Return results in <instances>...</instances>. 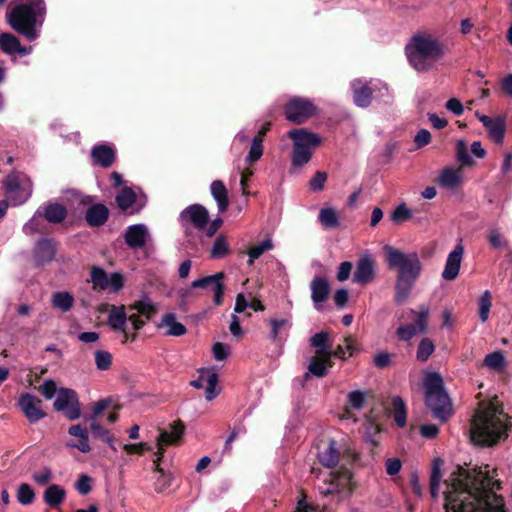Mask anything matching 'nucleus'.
<instances>
[{"instance_id":"393cba45","label":"nucleus","mask_w":512,"mask_h":512,"mask_svg":"<svg viewBox=\"0 0 512 512\" xmlns=\"http://www.w3.org/2000/svg\"><path fill=\"white\" fill-rule=\"evenodd\" d=\"M353 87V100L356 106L367 108L372 101L373 89L368 84H363L361 81H355Z\"/></svg>"},{"instance_id":"5fc2aeb1","label":"nucleus","mask_w":512,"mask_h":512,"mask_svg":"<svg viewBox=\"0 0 512 512\" xmlns=\"http://www.w3.org/2000/svg\"><path fill=\"white\" fill-rule=\"evenodd\" d=\"M380 432V426L374 422L369 421L366 426L365 438L366 443L371 446L370 452L373 456L375 452V448L378 446V440L375 439V436Z\"/></svg>"},{"instance_id":"37998d69","label":"nucleus","mask_w":512,"mask_h":512,"mask_svg":"<svg viewBox=\"0 0 512 512\" xmlns=\"http://www.w3.org/2000/svg\"><path fill=\"white\" fill-rule=\"evenodd\" d=\"M392 406L394 409V421L399 427L406 425V406L403 399L399 396L392 398Z\"/></svg>"},{"instance_id":"6ab92c4d","label":"nucleus","mask_w":512,"mask_h":512,"mask_svg":"<svg viewBox=\"0 0 512 512\" xmlns=\"http://www.w3.org/2000/svg\"><path fill=\"white\" fill-rule=\"evenodd\" d=\"M375 278V262L370 256L361 257L356 266L353 281L366 285Z\"/></svg>"},{"instance_id":"473e14b6","label":"nucleus","mask_w":512,"mask_h":512,"mask_svg":"<svg viewBox=\"0 0 512 512\" xmlns=\"http://www.w3.org/2000/svg\"><path fill=\"white\" fill-rule=\"evenodd\" d=\"M129 311H137L146 320H151L157 312V306L149 300H138L128 306Z\"/></svg>"},{"instance_id":"423d86ee","label":"nucleus","mask_w":512,"mask_h":512,"mask_svg":"<svg viewBox=\"0 0 512 512\" xmlns=\"http://www.w3.org/2000/svg\"><path fill=\"white\" fill-rule=\"evenodd\" d=\"M425 403L435 418L441 422L447 421L453 414L450 397L444 389L441 375L430 372L424 379Z\"/></svg>"},{"instance_id":"4d7b16f0","label":"nucleus","mask_w":512,"mask_h":512,"mask_svg":"<svg viewBox=\"0 0 512 512\" xmlns=\"http://www.w3.org/2000/svg\"><path fill=\"white\" fill-rule=\"evenodd\" d=\"M263 155V142L260 138H253L249 153L245 161L249 164L255 163Z\"/></svg>"},{"instance_id":"a18cd8bd","label":"nucleus","mask_w":512,"mask_h":512,"mask_svg":"<svg viewBox=\"0 0 512 512\" xmlns=\"http://www.w3.org/2000/svg\"><path fill=\"white\" fill-rule=\"evenodd\" d=\"M491 293L489 290L484 291L478 300V314L480 320L484 323L489 318L490 309L492 306Z\"/></svg>"},{"instance_id":"bf43d9fd","label":"nucleus","mask_w":512,"mask_h":512,"mask_svg":"<svg viewBox=\"0 0 512 512\" xmlns=\"http://www.w3.org/2000/svg\"><path fill=\"white\" fill-rule=\"evenodd\" d=\"M414 324H406L397 328L396 335L400 341H409L417 334Z\"/></svg>"},{"instance_id":"2f4dec72","label":"nucleus","mask_w":512,"mask_h":512,"mask_svg":"<svg viewBox=\"0 0 512 512\" xmlns=\"http://www.w3.org/2000/svg\"><path fill=\"white\" fill-rule=\"evenodd\" d=\"M163 326L169 327L167 335L170 336H182L187 332L186 327L182 323L176 321V315L174 313H166L163 316L161 323L158 324V328Z\"/></svg>"},{"instance_id":"79ce46f5","label":"nucleus","mask_w":512,"mask_h":512,"mask_svg":"<svg viewBox=\"0 0 512 512\" xmlns=\"http://www.w3.org/2000/svg\"><path fill=\"white\" fill-rule=\"evenodd\" d=\"M442 463L441 459H435L432 465L431 475H430V494L433 498H437L439 484L442 477L440 465Z\"/></svg>"},{"instance_id":"4c0bfd02","label":"nucleus","mask_w":512,"mask_h":512,"mask_svg":"<svg viewBox=\"0 0 512 512\" xmlns=\"http://www.w3.org/2000/svg\"><path fill=\"white\" fill-rule=\"evenodd\" d=\"M52 305L62 312H68L72 309L74 298L69 292H55L52 295Z\"/></svg>"},{"instance_id":"e433bc0d","label":"nucleus","mask_w":512,"mask_h":512,"mask_svg":"<svg viewBox=\"0 0 512 512\" xmlns=\"http://www.w3.org/2000/svg\"><path fill=\"white\" fill-rule=\"evenodd\" d=\"M310 345L316 348L315 353L330 354L329 349L331 348V343L329 342L328 332L321 331L315 333L310 338Z\"/></svg>"},{"instance_id":"338daca9","label":"nucleus","mask_w":512,"mask_h":512,"mask_svg":"<svg viewBox=\"0 0 512 512\" xmlns=\"http://www.w3.org/2000/svg\"><path fill=\"white\" fill-rule=\"evenodd\" d=\"M488 242L495 249L506 247L508 245V242L503 238L502 234L498 230L490 231Z\"/></svg>"},{"instance_id":"c9c22d12","label":"nucleus","mask_w":512,"mask_h":512,"mask_svg":"<svg viewBox=\"0 0 512 512\" xmlns=\"http://www.w3.org/2000/svg\"><path fill=\"white\" fill-rule=\"evenodd\" d=\"M90 431L93 437L100 439L101 441L107 443L111 449L116 450V447L114 446V436L111 435L110 432L99 422L96 420H91Z\"/></svg>"},{"instance_id":"774afa93","label":"nucleus","mask_w":512,"mask_h":512,"mask_svg":"<svg viewBox=\"0 0 512 512\" xmlns=\"http://www.w3.org/2000/svg\"><path fill=\"white\" fill-rule=\"evenodd\" d=\"M349 405L354 409H361L365 402V396L361 391H352L348 394Z\"/></svg>"},{"instance_id":"7c9ffc66","label":"nucleus","mask_w":512,"mask_h":512,"mask_svg":"<svg viewBox=\"0 0 512 512\" xmlns=\"http://www.w3.org/2000/svg\"><path fill=\"white\" fill-rule=\"evenodd\" d=\"M461 181V174L460 171L457 169H453L451 167L444 168L439 177H438V184L441 187L454 189L456 188Z\"/></svg>"},{"instance_id":"a19ab883","label":"nucleus","mask_w":512,"mask_h":512,"mask_svg":"<svg viewBox=\"0 0 512 512\" xmlns=\"http://www.w3.org/2000/svg\"><path fill=\"white\" fill-rule=\"evenodd\" d=\"M456 158L461 167H469L474 164L473 158L468 153L467 142L459 139L456 142Z\"/></svg>"},{"instance_id":"6e6d98bb","label":"nucleus","mask_w":512,"mask_h":512,"mask_svg":"<svg viewBox=\"0 0 512 512\" xmlns=\"http://www.w3.org/2000/svg\"><path fill=\"white\" fill-rule=\"evenodd\" d=\"M412 217V211L405 203L398 205L392 212L390 218L393 223L399 225L408 221Z\"/></svg>"},{"instance_id":"0eeeda50","label":"nucleus","mask_w":512,"mask_h":512,"mask_svg":"<svg viewBox=\"0 0 512 512\" xmlns=\"http://www.w3.org/2000/svg\"><path fill=\"white\" fill-rule=\"evenodd\" d=\"M171 428V433L167 432L166 430H160L157 437L158 450L155 453L156 458L153 460V471L160 474L154 483V490L157 493H162L171 486V476L165 474L163 468L160 466V462L163 459L165 449L167 446L178 444L185 430V426L181 420L174 421L171 425Z\"/></svg>"},{"instance_id":"9d476101","label":"nucleus","mask_w":512,"mask_h":512,"mask_svg":"<svg viewBox=\"0 0 512 512\" xmlns=\"http://www.w3.org/2000/svg\"><path fill=\"white\" fill-rule=\"evenodd\" d=\"M6 197L13 206L25 203L31 196L32 184L25 176L9 174L3 181Z\"/></svg>"},{"instance_id":"ddd939ff","label":"nucleus","mask_w":512,"mask_h":512,"mask_svg":"<svg viewBox=\"0 0 512 512\" xmlns=\"http://www.w3.org/2000/svg\"><path fill=\"white\" fill-rule=\"evenodd\" d=\"M226 274L223 271L194 280L191 289L211 290L213 292V303L220 306L224 301Z\"/></svg>"},{"instance_id":"f8f14e48","label":"nucleus","mask_w":512,"mask_h":512,"mask_svg":"<svg viewBox=\"0 0 512 512\" xmlns=\"http://www.w3.org/2000/svg\"><path fill=\"white\" fill-rule=\"evenodd\" d=\"M179 220L186 232L190 227L202 231L209 224V213L203 205L192 204L180 213Z\"/></svg>"},{"instance_id":"680f3d73","label":"nucleus","mask_w":512,"mask_h":512,"mask_svg":"<svg viewBox=\"0 0 512 512\" xmlns=\"http://www.w3.org/2000/svg\"><path fill=\"white\" fill-rule=\"evenodd\" d=\"M123 450L127 454L143 455L146 451L152 450V447L148 443L141 442L136 444H124Z\"/></svg>"},{"instance_id":"de8ad7c7","label":"nucleus","mask_w":512,"mask_h":512,"mask_svg":"<svg viewBox=\"0 0 512 512\" xmlns=\"http://www.w3.org/2000/svg\"><path fill=\"white\" fill-rule=\"evenodd\" d=\"M230 253V248L225 236L219 235L211 249L212 259H221Z\"/></svg>"},{"instance_id":"f03ea898","label":"nucleus","mask_w":512,"mask_h":512,"mask_svg":"<svg viewBox=\"0 0 512 512\" xmlns=\"http://www.w3.org/2000/svg\"><path fill=\"white\" fill-rule=\"evenodd\" d=\"M503 410V405L495 398L482 401L472 417L471 441L480 447H493L508 438L512 424Z\"/></svg>"},{"instance_id":"412c9836","label":"nucleus","mask_w":512,"mask_h":512,"mask_svg":"<svg viewBox=\"0 0 512 512\" xmlns=\"http://www.w3.org/2000/svg\"><path fill=\"white\" fill-rule=\"evenodd\" d=\"M147 237L148 230L143 224L128 226L124 234L125 243L132 249L142 248L146 244Z\"/></svg>"},{"instance_id":"0e129e2a","label":"nucleus","mask_w":512,"mask_h":512,"mask_svg":"<svg viewBox=\"0 0 512 512\" xmlns=\"http://www.w3.org/2000/svg\"><path fill=\"white\" fill-rule=\"evenodd\" d=\"M92 478L86 474L80 475L76 482V489L81 495H87L92 487H91Z\"/></svg>"},{"instance_id":"c03bdc74","label":"nucleus","mask_w":512,"mask_h":512,"mask_svg":"<svg viewBox=\"0 0 512 512\" xmlns=\"http://www.w3.org/2000/svg\"><path fill=\"white\" fill-rule=\"evenodd\" d=\"M483 364L491 370L500 371L505 367V357L501 351H495L485 356Z\"/></svg>"},{"instance_id":"ea45409f","label":"nucleus","mask_w":512,"mask_h":512,"mask_svg":"<svg viewBox=\"0 0 512 512\" xmlns=\"http://www.w3.org/2000/svg\"><path fill=\"white\" fill-rule=\"evenodd\" d=\"M19 42V38L12 33L4 32L0 34V49L5 54H14Z\"/></svg>"},{"instance_id":"c756f323","label":"nucleus","mask_w":512,"mask_h":512,"mask_svg":"<svg viewBox=\"0 0 512 512\" xmlns=\"http://www.w3.org/2000/svg\"><path fill=\"white\" fill-rule=\"evenodd\" d=\"M65 490L57 484H52L46 488L43 494L44 502L52 508L59 506L65 500Z\"/></svg>"},{"instance_id":"09e8293b","label":"nucleus","mask_w":512,"mask_h":512,"mask_svg":"<svg viewBox=\"0 0 512 512\" xmlns=\"http://www.w3.org/2000/svg\"><path fill=\"white\" fill-rule=\"evenodd\" d=\"M246 427L242 421H238L235 423L230 435L225 441L223 453L231 454L232 452V443L237 439L238 436L246 433Z\"/></svg>"},{"instance_id":"4468645a","label":"nucleus","mask_w":512,"mask_h":512,"mask_svg":"<svg viewBox=\"0 0 512 512\" xmlns=\"http://www.w3.org/2000/svg\"><path fill=\"white\" fill-rule=\"evenodd\" d=\"M18 404L30 423H36L46 416L41 408L42 401L29 393L22 394Z\"/></svg>"},{"instance_id":"5701e85b","label":"nucleus","mask_w":512,"mask_h":512,"mask_svg":"<svg viewBox=\"0 0 512 512\" xmlns=\"http://www.w3.org/2000/svg\"><path fill=\"white\" fill-rule=\"evenodd\" d=\"M36 214L45 218L49 223L60 224L66 219L68 212L64 205L57 202H48L43 207V211L38 209Z\"/></svg>"},{"instance_id":"052dcab7","label":"nucleus","mask_w":512,"mask_h":512,"mask_svg":"<svg viewBox=\"0 0 512 512\" xmlns=\"http://www.w3.org/2000/svg\"><path fill=\"white\" fill-rule=\"evenodd\" d=\"M327 180V173L317 171L309 181V187L313 191H322Z\"/></svg>"},{"instance_id":"b1692460","label":"nucleus","mask_w":512,"mask_h":512,"mask_svg":"<svg viewBox=\"0 0 512 512\" xmlns=\"http://www.w3.org/2000/svg\"><path fill=\"white\" fill-rule=\"evenodd\" d=\"M126 322H127V314L125 311V306H112L109 316H108V324L115 331H121L124 333L125 343L128 340V333L126 332Z\"/></svg>"},{"instance_id":"13d9d810","label":"nucleus","mask_w":512,"mask_h":512,"mask_svg":"<svg viewBox=\"0 0 512 512\" xmlns=\"http://www.w3.org/2000/svg\"><path fill=\"white\" fill-rule=\"evenodd\" d=\"M428 318H429L428 307L421 306L419 309V312L417 313V316L414 320V325L416 326L418 332H420V333L427 332Z\"/></svg>"},{"instance_id":"72a5a7b5","label":"nucleus","mask_w":512,"mask_h":512,"mask_svg":"<svg viewBox=\"0 0 512 512\" xmlns=\"http://www.w3.org/2000/svg\"><path fill=\"white\" fill-rule=\"evenodd\" d=\"M318 219L325 229H334L340 225L337 212L331 207L322 208L319 212Z\"/></svg>"},{"instance_id":"8fccbe9b","label":"nucleus","mask_w":512,"mask_h":512,"mask_svg":"<svg viewBox=\"0 0 512 512\" xmlns=\"http://www.w3.org/2000/svg\"><path fill=\"white\" fill-rule=\"evenodd\" d=\"M17 500L22 505L32 504L35 500V492L27 483H22L17 489Z\"/></svg>"},{"instance_id":"864d4df0","label":"nucleus","mask_w":512,"mask_h":512,"mask_svg":"<svg viewBox=\"0 0 512 512\" xmlns=\"http://www.w3.org/2000/svg\"><path fill=\"white\" fill-rule=\"evenodd\" d=\"M319 492L323 496L333 495L340 492V485L336 473H330V479L324 481L323 486L319 487Z\"/></svg>"},{"instance_id":"aec40b11","label":"nucleus","mask_w":512,"mask_h":512,"mask_svg":"<svg viewBox=\"0 0 512 512\" xmlns=\"http://www.w3.org/2000/svg\"><path fill=\"white\" fill-rule=\"evenodd\" d=\"M110 215L108 207L103 203H94L89 206L85 212V221L91 228L103 226Z\"/></svg>"},{"instance_id":"4be33fe9","label":"nucleus","mask_w":512,"mask_h":512,"mask_svg":"<svg viewBox=\"0 0 512 512\" xmlns=\"http://www.w3.org/2000/svg\"><path fill=\"white\" fill-rule=\"evenodd\" d=\"M56 254L55 244L52 239H41L34 249V261L37 266H43L53 260Z\"/></svg>"},{"instance_id":"1a4fd4ad","label":"nucleus","mask_w":512,"mask_h":512,"mask_svg":"<svg viewBox=\"0 0 512 512\" xmlns=\"http://www.w3.org/2000/svg\"><path fill=\"white\" fill-rule=\"evenodd\" d=\"M318 113L317 106L308 98L292 97L283 107L285 119L293 124L301 125Z\"/></svg>"},{"instance_id":"39448f33","label":"nucleus","mask_w":512,"mask_h":512,"mask_svg":"<svg viewBox=\"0 0 512 512\" xmlns=\"http://www.w3.org/2000/svg\"><path fill=\"white\" fill-rule=\"evenodd\" d=\"M447 52V46L431 34H418L406 46L410 65L418 72H426L440 61Z\"/></svg>"},{"instance_id":"6e6552de","label":"nucleus","mask_w":512,"mask_h":512,"mask_svg":"<svg viewBox=\"0 0 512 512\" xmlns=\"http://www.w3.org/2000/svg\"><path fill=\"white\" fill-rule=\"evenodd\" d=\"M287 136L293 141L291 162L294 167H302L308 163L314 150L320 146L321 137L305 128L292 129Z\"/></svg>"},{"instance_id":"a211bd4d","label":"nucleus","mask_w":512,"mask_h":512,"mask_svg":"<svg viewBox=\"0 0 512 512\" xmlns=\"http://www.w3.org/2000/svg\"><path fill=\"white\" fill-rule=\"evenodd\" d=\"M333 366L334 361L330 359V354L315 353V355L310 359L305 379H308L310 374L318 378H323L328 374V370Z\"/></svg>"},{"instance_id":"7ed1b4c3","label":"nucleus","mask_w":512,"mask_h":512,"mask_svg":"<svg viewBox=\"0 0 512 512\" xmlns=\"http://www.w3.org/2000/svg\"><path fill=\"white\" fill-rule=\"evenodd\" d=\"M46 14L45 0H14L5 17L13 31L31 42L39 38Z\"/></svg>"},{"instance_id":"a878e982","label":"nucleus","mask_w":512,"mask_h":512,"mask_svg":"<svg viewBox=\"0 0 512 512\" xmlns=\"http://www.w3.org/2000/svg\"><path fill=\"white\" fill-rule=\"evenodd\" d=\"M211 195L217 202L220 213L227 211L229 207L228 190L221 180H214L210 185Z\"/></svg>"},{"instance_id":"c85d7f7f","label":"nucleus","mask_w":512,"mask_h":512,"mask_svg":"<svg viewBox=\"0 0 512 512\" xmlns=\"http://www.w3.org/2000/svg\"><path fill=\"white\" fill-rule=\"evenodd\" d=\"M489 138L496 144H502L506 131V116L494 117V122L487 128Z\"/></svg>"},{"instance_id":"9b49d317","label":"nucleus","mask_w":512,"mask_h":512,"mask_svg":"<svg viewBox=\"0 0 512 512\" xmlns=\"http://www.w3.org/2000/svg\"><path fill=\"white\" fill-rule=\"evenodd\" d=\"M53 405L56 411L63 412L65 417L71 421L81 416L79 397L73 389L60 388Z\"/></svg>"},{"instance_id":"49530a36","label":"nucleus","mask_w":512,"mask_h":512,"mask_svg":"<svg viewBox=\"0 0 512 512\" xmlns=\"http://www.w3.org/2000/svg\"><path fill=\"white\" fill-rule=\"evenodd\" d=\"M435 345L429 338H423L418 344L416 359L420 362H426L433 354Z\"/></svg>"},{"instance_id":"e2e57ef3","label":"nucleus","mask_w":512,"mask_h":512,"mask_svg":"<svg viewBox=\"0 0 512 512\" xmlns=\"http://www.w3.org/2000/svg\"><path fill=\"white\" fill-rule=\"evenodd\" d=\"M124 287V277L121 273L114 272L108 276V288L112 292L118 293Z\"/></svg>"},{"instance_id":"cd10ccee","label":"nucleus","mask_w":512,"mask_h":512,"mask_svg":"<svg viewBox=\"0 0 512 512\" xmlns=\"http://www.w3.org/2000/svg\"><path fill=\"white\" fill-rule=\"evenodd\" d=\"M336 441L330 440L328 446L318 453L319 462L327 467L334 468L340 461L341 452L336 448Z\"/></svg>"},{"instance_id":"dca6fc26","label":"nucleus","mask_w":512,"mask_h":512,"mask_svg":"<svg viewBox=\"0 0 512 512\" xmlns=\"http://www.w3.org/2000/svg\"><path fill=\"white\" fill-rule=\"evenodd\" d=\"M463 254L464 247L461 243L457 244L448 254L445 267L441 275L444 280L453 281L457 278L460 271Z\"/></svg>"},{"instance_id":"20e7f679","label":"nucleus","mask_w":512,"mask_h":512,"mask_svg":"<svg viewBox=\"0 0 512 512\" xmlns=\"http://www.w3.org/2000/svg\"><path fill=\"white\" fill-rule=\"evenodd\" d=\"M385 253L389 268L398 270L394 301L397 305H402L420 277L422 263L416 252L405 254L391 246H386Z\"/></svg>"},{"instance_id":"58836bf2","label":"nucleus","mask_w":512,"mask_h":512,"mask_svg":"<svg viewBox=\"0 0 512 512\" xmlns=\"http://www.w3.org/2000/svg\"><path fill=\"white\" fill-rule=\"evenodd\" d=\"M91 281L93 283V288L98 290H106L108 289V274L107 272L100 267L94 266L90 272Z\"/></svg>"},{"instance_id":"69168bd1","label":"nucleus","mask_w":512,"mask_h":512,"mask_svg":"<svg viewBox=\"0 0 512 512\" xmlns=\"http://www.w3.org/2000/svg\"><path fill=\"white\" fill-rule=\"evenodd\" d=\"M41 394L46 399H52L56 392L58 393L57 385L54 380H45L44 383L39 387Z\"/></svg>"},{"instance_id":"3c124183","label":"nucleus","mask_w":512,"mask_h":512,"mask_svg":"<svg viewBox=\"0 0 512 512\" xmlns=\"http://www.w3.org/2000/svg\"><path fill=\"white\" fill-rule=\"evenodd\" d=\"M95 364L98 370L106 371L112 366V354L106 350H96L94 353Z\"/></svg>"},{"instance_id":"f704fd0d","label":"nucleus","mask_w":512,"mask_h":512,"mask_svg":"<svg viewBox=\"0 0 512 512\" xmlns=\"http://www.w3.org/2000/svg\"><path fill=\"white\" fill-rule=\"evenodd\" d=\"M137 195L130 187H124L117 194L115 201L118 207L126 212L136 202Z\"/></svg>"},{"instance_id":"f257e3e1","label":"nucleus","mask_w":512,"mask_h":512,"mask_svg":"<svg viewBox=\"0 0 512 512\" xmlns=\"http://www.w3.org/2000/svg\"><path fill=\"white\" fill-rule=\"evenodd\" d=\"M487 468L479 467L471 474L458 467L451 475V483L445 481V508L453 512H506L503 497L495 493L501 489V482L491 477Z\"/></svg>"},{"instance_id":"bb28decb","label":"nucleus","mask_w":512,"mask_h":512,"mask_svg":"<svg viewBox=\"0 0 512 512\" xmlns=\"http://www.w3.org/2000/svg\"><path fill=\"white\" fill-rule=\"evenodd\" d=\"M311 299L315 304L325 302L330 293V285L327 279L315 277L310 284Z\"/></svg>"},{"instance_id":"603ef678","label":"nucleus","mask_w":512,"mask_h":512,"mask_svg":"<svg viewBox=\"0 0 512 512\" xmlns=\"http://www.w3.org/2000/svg\"><path fill=\"white\" fill-rule=\"evenodd\" d=\"M273 248V243L270 239L264 240L259 245L251 247L248 251V264L252 265L256 259H258L264 252L269 251Z\"/></svg>"},{"instance_id":"f3484780","label":"nucleus","mask_w":512,"mask_h":512,"mask_svg":"<svg viewBox=\"0 0 512 512\" xmlns=\"http://www.w3.org/2000/svg\"><path fill=\"white\" fill-rule=\"evenodd\" d=\"M91 160L93 165L109 168L116 160V151L107 144H97L91 150Z\"/></svg>"},{"instance_id":"2eb2a0df","label":"nucleus","mask_w":512,"mask_h":512,"mask_svg":"<svg viewBox=\"0 0 512 512\" xmlns=\"http://www.w3.org/2000/svg\"><path fill=\"white\" fill-rule=\"evenodd\" d=\"M218 374L209 370H202L197 379L190 382V385L200 389L205 387V398L208 401L215 399L219 390H217Z\"/></svg>"}]
</instances>
